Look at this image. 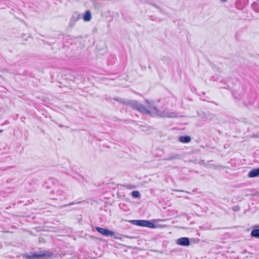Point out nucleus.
I'll return each mask as SVG.
<instances>
[{
  "label": "nucleus",
  "instance_id": "3",
  "mask_svg": "<svg viewBox=\"0 0 259 259\" xmlns=\"http://www.w3.org/2000/svg\"><path fill=\"white\" fill-rule=\"evenodd\" d=\"M96 229L99 233L105 236H112L115 235V233L113 231L105 228L96 227Z\"/></svg>",
  "mask_w": 259,
  "mask_h": 259
},
{
  "label": "nucleus",
  "instance_id": "6",
  "mask_svg": "<svg viewBox=\"0 0 259 259\" xmlns=\"http://www.w3.org/2000/svg\"><path fill=\"white\" fill-rule=\"evenodd\" d=\"M249 178H255L259 177V167L251 170L247 175Z\"/></svg>",
  "mask_w": 259,
  "mask_h": 259
},
{
  "label": "nucleus",
  "instance_id": "18",
  "mask_svg": "<svg viewBox=\"0 0 259 259\" xmlns=\"http://www.w3.org/2000/svg\"><path fill=\"white\" fill-rule=\"evenodd\" d=\"M79 202H71L69 204H67V205H65V206H71V205H72L74 204H77V203H79Z\"/></svg>",
  "mask_w": 259,
  "mask_h": 259
},
{
  "label": "nucleus",
  "instance_id": "2",
  "mask_svg": "<svg viewBox=\"0 0 259 259\" xmlns=\"http://www.w3.org/2000/svg\"><path fill=\"white\" fill-rule=\"evenodd\" d=\"M53 253L48 250H41L35 253H30L25 254L24 256L26 259H41L43 257H51Z\"/></svg>",
  "mask_w": 259,
  "mask_h": 259
},
{
  "label": "nucleus",
  "instance_id": "14",
  "mask_svg": "<svg viewBox=\"0 0 259 259\" xmlns=\"http://www.w3.org/2000/svg\"><path fill=\"white\" fill-rule=\"evenodd\" d=\"M161 60L166 64L170 63L171 59L170 57L167 56H163L161 58Z\"/></svg>",
  "mask_w": 259,
  "mask_h": 259
},
{
  "label": "nucleus",
  "instance_id": "27",
  "mask_svg": "<svg viewBox=\"0 0 259 259\" xmlns=\"http://www.w3.org/2000/svg\"><path fill=\"white\" fill-rule=\"evenodd\" d=\"M258 228H259V226H258Z\"/></svg>",
  "mask_w": 259,
  "mask_h": 259
},
{
  "label": "nucleus",
  "instance_id": "20",
  "mask_svg": "<svg viewBox=\"0 0 259 259\" xmlns=\"http://www.w3.org/2000/svg\"><path fill=\"white\" fill-rule=\"evenodd\" d=\"M151 5H152V6H153L154 7H155L156 8H157V9H159V7L157 5H155V4H152Z\"/></svg>",
  "mask_w": 259,
  "mask_h": 259
},
{
  "label": "nucleus",
  "instance_id": "25",
  "mask_svg": "<svg viewBox=\"0 0 259 259\" xmlns=\"http://www.w3.org/2000/svg\"><path fill=\"white\" fill-rule=\"evenodd\" d=\"M7 122H8V120H7V121L5 122V123L4 124H7Z\"/></svg>",
  "mask_w": 259,
  "mask_h": 259
},
{
  "label": "nucleus",
  "instance_id": "19",
  "mask_svg": "<svg viewBox=\"0 0 259 259\" xmlns=\"http://www.w3.org/2000/svg\"><path fill=\"white\" fill-rule=\"evenodd\" d=\"M140 1L147 4H151L150 0H140Z\"/></svg>",
  "mask_w": 259,
  "mask_h": 259
},
{
  "label": "nucleus",
  "instance_id": "4",
  "mask_svg": "<svg viewBox=\"0 0 259 259\" xmlns=\"http://www.w3.org/2000/svg\"><path fill=\"white\" fill-rule=\"evenodd\" d=\"M80 15L77 13H74L72 14L69 23V26L72 28L74 26L75 23L80 19Z\"/></svg>",
  "mask_w": 259,
  "mask_h": 259
},
{
  "label": "nucleus",
  "instance_id": "9",
  "mask_svg": "<svg viewBox=\"0 0 259 259\" xmlns=\"http://www.w3.org/2000/svg\"><path fill=\"white\" fill-rule=\"evenodd\" d=\"M191 140V138L189 136H181L179 138V141L183 143H188Z\"/></svg>",
  "mask_w": 259,
  "mask_h": 259
},
{
  "label": "nucleus",
  "instance_id": "15",
  "mask_svg": "<svg viewBox=\"0 0 259 259\" xmlns=\"http://www.w3.org/2000/svg\"><path fill=\"white\" fill-rule=\"evenodd\" d=\"M131 195L133 198H139L141 196L140 192L138 191H133L131 193Z\"/></svg>",
  "mask_w": 259,
  "mask_h": 259
},
{
  "label": "nucleus",
  "instance_id": "1",
  "mask_svg": "<svg viewBox=\"0 0 259 259\" xmlns=\"http://www.w3.org/2000/svg\"><path fill=\"white\" fill-rule=\"evenodd\" d=\"M113 100L121 103L126 106H129L133 109L139 111L140 112L148 115H150L151 112L147 109L143 104L139 103L137 100H123L120 98H114Z\"/></svg>",
  "mask_w": 259,
  "mask_h": 259
},
{
  "label": "nucleus",
  "instance_id": "11",
  "mask_svg": "<svg viewBox=\"0 0 259 259\" xmlns=\"http://www.w3.org/2000/svg\"><path fill=\"white\" fill-rule=\"evenodd\" d=\"M92 18V14L90 10H87L85 11L84 15H83V20L85 22H89L91 20Z\"/></svg>",
  "mask_w": 259,
  "mask_h": 259
},
{
  "label": "nucleus",
  "instance_id": "10",
  "mask_svg": "<svg viewBox=\"0 0 259 259\" xmlns=\"http://www.w3.org/2000/svg\"><path fill=\"white\" fill-rule=\"evenodd\" d=\"M146 102L148 103V108H149L150 110H151L152 111L154 112V113H156V114H157V115L160 114V111L158 109H157V108H156V107L155 105H153V104L149 103L148 102V101L147 100L146 101Z\"/></svg>",
  "mask_w": 259,
  "mask_h": 259
},
{
  "label": "nucleus",
  "instance_id": "12",
  "mask_svg": "<svg viewBox=\"0 0 259 259\" xmlns=\"http://www.w3.org/2000/svg\"><path fill=\"white\" fill-rule=\"evenodd\" d=\"M144 227H148L150 228H155L156 226L155 224L149 220H145Z\"/></svg>",
  "mask_w": 259,
  "mask_h": 259
},
{
  "label": "nucleus",
  "instance_id": "17",
  "mask_svg": "<svg viewBox=\"0 0 259 259\" xmlns=\"http://www.w3.org/2000/svg\"><path fill=\"white\" fill-rule=\"evenodd\" d=\"M205 166L207 167V168H210V167H214V168H220V167H221V165H217V166H215L214 165H212V164H205Z\"/></svg>",
  "mask_w": 259,
  "mask_h": 259
},
{
  "label": "nucleus",
  "instance_id": "5",
  "mask_svg": "<svg viewBox=\"0 0 259 259\" xmlns=\"http://www.w3.org/2000/svg\"><path fill=\"white\" fill-rule=\"evenodd\" d=\"M177 243L181 246H188L190 245V239L188 237H181L177 240Z\"/></svg>",
  "mask_w": 259,
  "mask_h": 259
},
{
  "label": "nucleus",
  "instance_id": "26",
  "mask_svg": "<svg viewBox=\"0 0 259 259\" xmlns=\"http://www.w3.org/2000/svg\"><path fill=\"white\" fill-rule=\"evenodd\" d=\"M59 126H60V127H63V126H63V125H61V124H59Z\"/></svg>",
  "mask_w": 259,
  "mask_h": 259
},
{
  "label": "nucleus",
  "instance_id": "16",
  "mask_svg": "<svg viewBox=\"0 0 259 259\" xmlns=\"http://www.w3.org/2000/svg\"><path fill=\"white\" fill-rule=\"evenodd\" d=\"M232 96L234 97V99H235V100H236V99H237V100H240V99L243 97V95H244L243 94L239 95V97H237L236 96V95H235V93H232Z\"/></svg>",
  "mask_w": 259,
  "mask_h": 259
},
{
  "label": "nucleus",
  "instance_id": "7",
  "mask_svg": "<svg viewBox=\"0 0 259 259\" xmlns=\"http://www.w3.org/2000/svg\"><path fill=\"white\" fill-rule=\"evenodd\" d=\"M145 220H133L130 221V222L133 225L141 227H144Z\"/></svg>",
  "mask_w": 259,
  "mask_h": 259
},
{
  "label": "nucleus",
  "instance_id": "13",
  "mask_svg": "<svg viewBox=\"0 0 259 259\" xmlns=\"http://www.w3.org/2000/svg\"><path fill=\"white\" fill-rule=\"evenodd\" d=\"M251 237L259 238V229H253L250 234Z\"/></svg>",
  "mask_w": 259,
  "mask_h": 259
},
{
  "label": "nucleus",
  "instance_id": "21",
  "mask_svg": "<svg viewBox=\"0 0 259 259\" xmlns=\"http://www.w3.org/2000/svg\"><path fill=\"white\" fill-rule=\"evenodd\" d=\"M142 70H145L146 69L145 66H144L143 67L141 68Z\"/></svg>",
  "mask_w": 259,
  "mask_h": 259
},
{
  "label": "nucleus",
  "instance_id": "24",
  "mask_svg": "<svg viewBox=\"0 0 259 259\" xmlns=\"http://www.w3.org/2000/svg\"><path fill=\"white\" fill-rule=\"evenodd\" d=\"M3 132V130H0V133H2Z\"/></svg>",
  "mask_w": 259,
  "mask_h": 259
},
{
  "label": "nucleus",
  "instance_id": "23",
  "mask_svg": "<svg viewBox=\"0 0 259 259\" xmlns=\"http://www.w3.org/2000/svg\"><path fill=\"white\" fill-rule=\"evenodd\" d=\"M222 2H227V0H221Z\"/></svg>",
  "mask_w": 259,
  "mask_h": 259
},
{
  "label": "nucleus",
  "instance_id": "22",
  "mask_svg": "<svg viewBox=\"0 0 259 259\" xmlns=\"http://www.w3.org/2000/svg\"><path fill=\"white\" fill-rule=\"evenodd\" d=\"M148 68H149V69H150V70L151 69V65H149V66H148Z\"/></svg>",
  "mask_w": 259,
  "mask_h": 259
},
{
  "label": "nucleus",
  "instance_id": "8",
  "mask_svg": "<svg viewBox=\"0 0 259 259\" xmlns=\"http://www.w3.org/2000/svg\"><path fill=\"white\" fill-rule=\"evenodd\" d=\"M181 156L180 154L172 153L168 155L167 158H166V160H170L173 159H179L181 158Z\"/></svg>",
  "mask_w": 259,
  "mask_h": 259
}]
</instances>
